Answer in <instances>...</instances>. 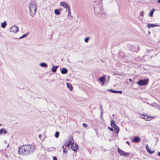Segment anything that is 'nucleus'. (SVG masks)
I'll return each mask as SVG.
<instances>
[{"mask_svg": "<svg viewBox=\"0 0 160 160\" xmlns=\"http://www.w3.org/2000/svg\"><path fill=\"white\" fill-rule=\"evenodd\" d=\"M68 12V19H70L72 18V15L71 13L70 9L67 10Z\"/></svg>", "mask_w": 160, "mask_h": 160, "instance_id": "aec40b11", "label": "nucleus"}, {"mask_svg": "<svg viewBox=\"0 0 160 160\" xmlns=\"http://www.w3.org/2000/svg\"><path fill=\"white\" fill-rule=\"evenodd\" d=\"M108 91L114 93H122V92L121 91H115L112 89L109 90Z\"/></svg>", "mask_w": 160, "mask_h": 160, "instance_id": "f3484780", "label": "nucleus"}, {"mask_svg": "<svg viewBox=\"0 0 160 160\" xmlns=\"http://www.w3.org/2000/svg\"><path fill=\"white\" fill-rule=\"evenodd\" d=\"M7 132V131L4 128L0 129V135H1L3 133L4 134H6Z\"/></svg>", "mask_w": 160, "mask_h": 160, "instance_id": "4468645a", "label": "nucleus"}, {"mask_svg": "<svg viewBox=\"0 0 160 160\" xmlns=\"http://www.w3.org/2000/svg\"><path fill=\"white\" fill-rule=\"evenodd\" d=\"M144 14V12H140V15L141 16H143Z\"/></svg>", "mask_w": 160, "mask_h": 160, "instance_id": "7c9ffc66", "label": "nucleus"}, {"mask_svg": "<svg viewBox=\"0 0 160 160\" xmlns=\"http://www.w3.org/2000/svg\"><path fill=\"white\" fill-rule=\"evenodd\" d=\"M155 10V9H153L150 12L149 15L150 17H152L153 16V13Z\"/></svg>", "mask_w": 160, "mask_h": 160, "instance_id": "393cba45", "label": "nucleus"}, {"mask_svg": "<svg viewBox=\"0 0 160 160\" xmlns=\"http://www.w3.org/2000/svg\"><path fill=\"white\" fill-rule=\"evenodd\" d=\"M83 126L85 128H87L88 126V125L86 124L83 123Z\"/></svg>", "mask_w": 160, "mask_h": 160, "instance_id": "2f4dec72", "label": "nucleus"}, {"mask_svg": "<svg viewBox=\"0 0 160 160\" xmlns=\"http://www.w3.org/2000/svg\"><path fill=\"white\" fill-rule=\"evenodd\" d=\"M148 79L145 80H139L137 83L140 86H144L147 85L148 83Z\"/></svg>", "mask_w": 160, "mask_h": 160, "instance_id": "7ed1b4c3", "label": "nucleus"}, {"mask_svg": "<svg viewBox=\"0 0 160 160\" xmlns=\"http://www.w3.org/2000/svg\"><path fill=\"white\" fill-rule=\"evenodd\" d=\"M100 118H101V119H103V115L102 116H101L100 115Z\"/></svg>", "mask_w": 160, "mask_h": 160, "instance_id": "4c0bfd02", "label": "nucleus"}, {"mask_svg": "<svg viewBox=\"0 0 160 160\" xmlns=\"http://www.w3.org/2000/svg\"><path fill=\"white\" fill-rule=\"evenodd\" d=\"M103 110H101V116H102L103 115Z\"/></svg>", "mask_w": 160, "mask_h": 160, "instance_id": "c85d7f7f", "label": "nucleus"}, {"mask_svg": "<svg viewBox=\"0 0 160 160\" xmlns=\"http://www.w3.org/2000/svg\"><path fill=\"white\" fill-rule=\"evenodd\" d=\"M1 125V124H0V126Z\"/></svg>", "mask_w": 160, "mask_h": 160, "instance_id": "49530a36", "label": "nucleus"}, {"mask_svg": "<svg viewBox=\"0 0 160 160\" xmlns=\"http://www.w3.org/2000/svg\"><path fill=\"white\" fill-rule=\"evenodd\" d=\"M60 5L65 8L67 9V10L70 9V8L68 5L67 3L66 2H60Z\"/></svg>", "mask_w": 160, "mask_h": 160, "instance_id": "0eeeda50", "label": "nucleus"}, {"mask_svg": "<svg viewBox=\"0 0 160 160\" xmlns=\"http://www.w3.org/2000/svg\"><path fill=\"white\" fill-rule=\"evenodd\" d=\"M40 66L42 67L47 68L48 67L47 64L44 62L41 63L40 64Z\"/></svg>", "mask_w": 160, "mask_h": 160, "instance_id": "5701e85b", "label": "nucleus"}, {"mask_svg": "<svg viewBox=\"0 0 160 160\" xmlns=\"http://www.w3.org/2000/svg\"><path fill=\"white\" fill-rule=\"evenodd\" d=\"M105 76L103 75L101 78H98V79L99 80L102 82V85H104V81L105 79Z\"/></svg>", "mask_w": 160, "mask_h": 160, "instance_id": "9b49d317", "label": "nucleus"}, {"mask_svg": "<svg viewBox=\"0 0 160 160\" xmlns=\"http://www.w3.org/2000/svg\"><path fill=\"white\" fill-rule=\"evenodd\" d=\"M59 67L58 66H54L52 65V68H51V71L53 72H56L57 68Z\"/></svg>", "mask_w": 160, "mask_h": 160, "instance_id": "f8f14e48", "label": "nucleus"}, {"mask_svg": "<svg viewBox=\"0 0 160 160\" xmlns=\"http://www.w3.org/2000/svg\"><path fill=\"white\" fill-rule=\"evenodd\" d=\"M62 148H63V149L64 148V146H62Z\"/></svg>", "mask_w": 160, "mask_h": 160, "instance_id": "79ce46f5", "label": "nucleus"}, {"mask_svg": "<svg viewBox=\"0 0 160 160\" xmlns=\"http://www.w3.org/2000/svg\"><path fill=\"white\" fill-rule=\"evenodd\" d=\"M126 143H127L128 144V145H129V142H128V141H126Z\"/></svg>", "mask_w": 160, "mask_h": 160, "instance_id": "c9c22d12", "label": "nucleus"}, {"mask_svg": "<svg viewBox=\"0 0 160 160\" xmlns=\"http://www.w3.org/2000/svg\"><path fill=\"white\" fill-rule=\"evenodd\" d=\"M111 126L113 128L117 126L114 121L113 120H111Z\"/></svg>", "mask_w": 160, "mask_h": 160, "instance_id": "a211bd4d", "label": "nucleus"}, {"mask_svg": "<svg viewBox=\"0 0 160 160\" xmlns=\"http://www.w3.org/2000/svg\"><path fill=\"white\" fill-rule=\"evenodd\" d=\"M59 133L58 132H56L55 134V136L57 138H58L59 137Z\"/></svg>", "mask_w": 160, "mask_h": 160, "instance_id": "a878e982", "label": "nucleus"}, {"mask_svg": "<svg viewBox=\"0 0 160 160\" xmlns=\"http://www.w3.org/2000/svg\"><path fill=\"white\" fill-rule=\"evenodd\" d=\"M146 149L147 151L149 154H152L153 153L154 151H151L148 144H147L146 145Z\"/></svg>", "mask_w": 160, "mask_h": 160, "instance_id": "2eb2a0df", "label": "nucleus"}, {"mask_svg": "<svg viewBox=\"0 0 160 160\" xmlns=\"http://www.w3.org/2000/svg\"><path fill=\"white\" fill-rule=\"evenodd\" d=\"M89 38V37L86 38L84 39L85 42H87L88 41Z\"/></svg>", "mask_w": 160, "mask_h": 160, "instance_id": "cd10ccee", "label": "nucleus"}, {"mask_svg": "<svg viewBox=\"0 0 160 160\" xmlns=\"http://www.w3.org/2000/svg\"><path fill=\"white\" fill-rule=\"evenodd\" d=\"M9 146V144H8V145H7V148H8V147Z\"/></svg>", "mask_w": 160, "mask_h": 160, "instance_id": "37998d69", "label": "nucleus"}, {"mask_svg": "<svg viewBox=\"0 0 160 160\" xmlns=\"http://www.w3.org/2000/svg\"><path fill=\"white\" fill-rule=\"evenodd\" d=\"M6 25L7 24L6 21H5L1 23V27L2 28H5L6 27Z\"/></svg>", "mask_w": 160, "mask_h": 160, "instance_id": "b1692460", "label": "nucleus"}, {"mask_svg": "<svg viewBox=\"0 0 160 160\" xmlns=\"http://www.w3.org/2000/svg\"><path fill=\"white\" fill-rule=\"evenodd\" d=\"M157 2L158 3H160V0H158Z\"/></svg>", "mask_w": 160, "mask_h": 160, "instance_id": "ea45409f", "label": "nucleus"}, {"mask_svg": "<svg viewBox=\"0 0 160 160\" xmlns=\"http://www.w3.org/2000/svg\"><path fill=\"white\" fill-rule=\"evenodd\" d=\"M54 12L57 15H59L60 14V10L58 9H55Z\"/></svg>", "mask_w": 160, "mask_h": 160, "instance_id": "6ab92c4d", "label": "nucleus"}, {"mask_svg": "<svg viewBox=\"0 0 160 160\" xmlns=\"http://www.w3.org/2000/svg\"><path fill=\"white\" fill-rule=\"evenodd\" d=\"M119 154L121 155L126 156L129 155L130 154L129 153H127L122 150H121L119 148H118L117 150Z\"/></svg>", "mask_w": 160, "mask_h": 160, "instance_id": "39448f33", "label": "nucleus"}, {"mask_svg": "<svg viewBox=\"0 0 160 160\" xmlns=\"http://www.w3.org/2000/svg\"><path fill=\"white\" fill-rule=\"evenodd\" d=\"M101 1H102V0H101Z\"/></svg>", "mask_w": 160, "mask_h": 160, "instance_id": "de8ad7c7", "label": "nucleus"}, {"mask_svg": "<svg viewBox=\"0 0 160 160\" xmlns=\"http://www.w3.org/2000/svg\"><path fill=\"white\" fill-rule=\"evenodd\" d=\"M38 137H39V138H40V137H41V135H40V134H39V135H38Z\"/></svg>", "mask_w": 160, "mask_h": 160, "instance_id": "a19ab883", "label": "nucleus"}, {"mask_svg": "<svg viewBox=\"0 0 160 160\" xmlns=\"http://www.w3.org/2000/svg\"><path fill=\"white\" fill-rule=\"evenodd\" d=\"M71 148L73 151L75 152L77 151L78 148V146L76 143H74L73 141L71 145Z\"/></svg>", "mask_w": 160, "mask_h": 160, "instance_id": "6e6552de", "label": "nucleus"}, {"mask_svg": "<svg viewBox=\"0 0 160 160\" xmlns=\"http://www.w3.org/2000/svg\"><path fill=\"white\" fill-rule=\"evenodd\" d=\"M109 77H110L109 76H108V79L109 78Z\"/></svg>", "mask_w": 160, "mask_h": 160, "instance_id": "a18cd8bd", "label": "nucleus"}, {"mask_svg": "<svg viewBox=\"0 0 160 160\" xmlns=\"http://www.w3.org/2000/svg\"><path fill=\"white\" fill-rule=\"evenodd\" d=\"M63 152L64 154L66 153L67 152V151L65 150V148L63 149Z\"/></svg>", "mask_w": 160, "mask_h": 160, "instance_id": "c756f323", "label": "nucleus"}, {"mask_svg": "<svg viewBox=\"0 0 160 160\" xmlns=\"http://www.w3.org/2000/svg\"><path fill=\"white\" fill-rule=\"evenodd\" d=\"M29 9L31 16L33 17L35 15L37 10V4L35 0H31L30 2Z\"/></svg>", "mask_w": 160, "mask_h": 160, "instance_id": "f03ea898", "label": "nucleus"}, {"mask_svg": "<svg viewBox=\"0 0 160 160\" xmlns=\"http://www.w3.org/2000/svg\"><path fill=\"white\" fill-rule=\"evenodd\" d=\"M114 130L115 131V132L118 134L119 131V127L118 126H116L114 128Z\"/></svg>", "mask_w": 160, "mask_h": 160, "instance_id": "4be33fe9", "label": "nucleus"}, {"mask_svg": "<svg viewBox=\"0 0 160 160\" xmlns=\"http://www.w3.org/2000/svg\"><path fill=\"white\" fill-rule=\"evenodd\" d=\"M35 150L34 147L31 145H26L22 146L18 149V153L20 154L24 155L31 154Z\"/></svg>", "mask_w": 160, "mask_h": 160, "instance_id": "f257e3e1", "label": "nucleus"}, {"mask_svg": "<svg viewBox=\"0 0 160 160\" xmlns=\"http://www.w3.org/2000/svg\"><path fill=\"white\" fill-rule=\"evenodd\" d=\"M73 139L72 137H71L70 139L66 143H65L64 145L66 147H69L70 145H72L73 142Z\"/></svg>", "mask_w": 160, "mask_h": 160, "instance_id": "423d86ee", "label": "nucleus"}, {"mask_svg": "<svg viewBox=\"0 0 160 160\" xmlns=\"http://www.w3.org/2000/svg\"><path fill=\"white\" fill-rule=\"evenodd\" d=\"M100 109H101V110H102H102H103V109H102V105H101H101H100Z\"/></svg>", "mask_w": 160, "mask_h": 160, "instance_id": "f704fd0d", "label": "nucleus"}, {"mask_svg": "<svg viewBox=\"0 0 160 160\" xmlns=\"http://www.w3.org/2000/svg\"><path fill=\"white\" fill-rule=\"evenodd\" d=\"M28 33H27L26 34H25L23 35H22L21 37H19V39H21L22 38H24L25 37L28 35Z\"/></svg>", "mask_w": 160, "mask_h": 160, "instance_id": "bb28decb", "label": "nucleus"}, {"mask_svg": "<svg viewBox=\"0 0 160 160\" xmlns=\"http://www.w3.org/2000/svg\"><path fill=\"white\" fill-rule=\"evenodd\" d=\"M18 31V27L16 26H12L10 29V31L13 33H16Z\"/></svg>", "mask_w": 160, "mask_h": 160, "instance_id": "20e7f679", "label": "nucleus"}, {"mask_svg": "<svg viewBox=\"0 0 160 160\" xmlns=\"http://www.w3.org/2000/svg\"><path fill=\"white\" fill-rule=\"evenodd\" d=\"M141 141V138L138 137H135L132 139V141L134 142H139Z\"/></svg>", "mask_w": 160, "mask_h": 160, "instance_id": "9d476101", "label": "nucleus"}, {"mask_svg": "<svg viewBox=\"0 0 160 160\" xmlns=\"http://www.w3.org/2000/svg\"><path fill=\"white\" fill-rule=\"evenodd\" d=\"M159 25H158L152 24H148L147 25V27L148 28H154L155 27L159 26Z\"/></svg>", "mask_w": 160, "mask_h": 160, "instance_id": "ddd939ff", "label": "nucleus"}, {"mask_svg": "<svg viewBox=\"0 0 160 160\" xmlns=\"http://www.w3.org/2000/svg\"><path fill=\"white\" fill-rule=\"evenodd\" d=\"M141 118H142L144 119L147 121H149L151 119V117L150 116H146L144 115H142L141 116Z\"/></svg>", "mask_w": 160, "mask_h": 160, "instance_id": "1a4fd4ad", "label": "nucleus"}, {"mask_svg": "<svg viewBox=\"0 0 160 160\" xmlns=\"http://www.w3.org/2000/svg\"><path fill=\"white\" fill-rule=\"evenodd\" d=\"M108 128L109 130H111V131H113V129L112 128H111L109 127H108Z\"/></svg>", "mask_w": 160, "mask_h": 160, "instance_id": "473e14b6", "label": "nucleus"}, {"mask_svg": "<svg viewBox=\"0 0 160 160\" xmlns=\"http://www.w3.org/2000/svg\"><path fill=\"white\" fill-rule=\"evenodd\" d=\"M148 33L149 34H150V31H148Z\"/></svg>", "mask_w": 160, "mask_h": 160, "instance_id": "c03bdc74", "label": "nucleus"}, {"mask_svg": "<svg viewBox=\"0 0 160 160\" xmlns=\"http://www.w3.org/2000/svg\"><path fill=\"white\" fill-rule=\"evenodd\" d=\"M158 155L159 156H160V152H158Z\"/></svg>", "mask_w": 160, "mask_h": 160, "instance_id": "e433bc0d", "label": "nucleus"}, {"mask_svg": "<svg viewBox=\"0 0 160 160\" xmlns=\"http://www.w3.org/2000/svg\"><path fill=\"white\" fill-rule=\"evenodd\" d=\"M53 160H57V158L55 156L53 157Z\"/></svg>", "mask_w": 160, "mask_h": 160, "instance_id": "72a5a7b5", "label": "nucleus"}, {"mask_svg": "<svg viewBox=\"0 0 160 160\" xmlns=\"http://www.w3.org/2000/svg\"><path fill=\"white\" fill-rule=\"evenodd\" d=\"M61 72L62 74H66L68 72V70L66 68H63L61 70Z\"/></svg>", "mask_w": 160, "mask_h": 160, "instance_id": "dca6fc26", "label": "nucleus"}, {"mask_svg": "<svg viewBox=\"0 0 160 160\" xmlns=\"http://www.w3.org/2000/svg\"><path fill=\"white\" fill-rule=\"evenodd\" d=\"M67 88L70 90L72 91V85L69 83H67Z\"/></svg>", "mask_w": 160, "mask_h": 160, "instance_id": "412c9836", "label": "nucleus"}, {"mask_svg": "<svg viewBox=\"0 0 160 160\" xmlns=\"http://www.w3.org/2000/svg\"><path fill=\"white\" fill-rule=\"evenodd\" d=\"M129 81L131 82H132V79H129Z\"/></svg>", "mask_w": 160, "mask_h": 160, "instance_id": "58836bf2", "label": "nucleus"}]
</instances>
